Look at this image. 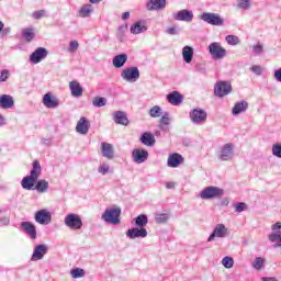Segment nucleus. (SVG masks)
I'll return each mask as SVG.
<instances>
[{
  "instance_id": "1",
  "label": "nucleus",
  "mask_w": 281,
  "mask_h": 281,
  "mask_svg": "<svg viewBox=\"0 0 281 281\" xmlns=\"http://www.w3.org/2000/svg\"><path fill=\"white\" fill-rule=\"evenodd\" d=\"M120 216H122L121 207H110L104 211L101 218L105 223H110V225H120Z\"/></svg>"
},
{
  "instance_id": "2",
  "label": "nucleus",
  "mask_w": 281,
  "mask_h": 281,
  "mask_svg": "<svg viewBox=\"0 0 281 281\" xmlns=\"http://www.w3.org/2000/svg\"><path fill=\"white\" fill-rule=\"evenodd\" d=\"M209 54L212 56L213 60H222L227 56V49L221 46V43L213 42L209 45Z\"/></svg>"
},
{
  "instance_id": "3",
  "label": "nucleus",
  "mask_w": 281,
  "mask_h": 281,
  "mask_svg": "<svg viewBox=\"0 0 281 281\" xmlns=\"http://www.w3.org/2000/svg\"><path fill=\"white\" fill-rule=\"evenodd\" d=\"M234 143L224 144L217 155L220 161H232L234 159Z\"/></svg>"
},
{
  "instance_id": "4",
  "label": "nucleus",
  "mask_w": 281,
  "mask_h": 281,
  "mask_svg": "<svg viewBox=\"0 0 281 281\" xmlns=\"http://www.w3.org/2000/svg\"><path fill=\"white\" fill-rule=\"evenodd\" d=\"M232 93V82L231 81H217L214 86V95L217 98H225Z\"/></svg>"
},
{
  "instance_id": "5",
  "label": "nucleus",
  "mask_w": 281,
  "mask_h": 281,
  "mask_svg": "<svg viewBox=\"0 0 281 281\" xmlns=\"http://www.w3.org/2000/svg\"><path fill=\"white\" fill-rule=\"evenodd\" d=\"M224 191L218 187H206L200 192L201 199H221L223 196Z\"/></svg>"
},
{
  "instance_id": "6",
  "label": "nucleus",
  "mask_w": 281,
  "mask_h": 281,
  "mask_svg": "<svg viewBox=\"0 0 281 281\" xmlns=\"http://www.w3.org/2000/svg\"><path fill=\"white\" fill-rule=\"evenodd\" d=\"M201 21L204 23H209V25H217L221 26L225 23V20L217 13L204 12L200 15Z\"/></svg>"
},
{
  "instance_id": "7",
  "label": "nucleus",
  "mask_w": 281,
  "mask_h": 281,
  "mask_svg": "<svg viewBox=\"0 0 281 281\" xmlns=\"http://www.w3.org/2000/svg\"><path fill=\"white\" fill-rule=\"evenodd\" d=\"M64 223L66 227H69L70 229H82V218L76 213L68 214L65 217Z\"/></svg>"
},
{
  "instance_id": "8",
  "label": "nucleus",
  "mask_w": 281,
  "mask_h": 281,
  "mask_svg": "<svg viewBox=\"0 0 281 281\" xmlns=\"http://www.w3.org/2000/svg\"><path fill=\"white\" fill-rule=\"evenodd\" d=\"M121 77L126 82H137L139 80V68L128 67L122 70Z\"/></svg>"
},
{
  "instance_id": "9",
  "label": "nucleus",
  "mask_w": 281,
  "mask_h": 281,
  "mask_svg": "<svg viewBox=\"0 0 281 281\" xmlns=\"http://www.w3.org/2000/svg\"><path fill=\"white\" fill-rule=\"evenodd\" d=\"M189 117L193 124H203L207 121V112L203 109H193L189 113Z\"/></svg>"
},
{
  "instance_id": "10",
  "label": "nucleus",
  "mask_w": 281,
  "mask_h": 281,
  "mask_svg": "<svg viewBox=\"0 0 281 281\" xmlns=\"http://www.w3.org/2000/svg\"><path fill=\"white\" fill-rule=\"evenodd\" d=\"M47 54H49V52H47V48L38 47L31 54L30 60L31 63H33V65H38L41 60H45V58H47Z\"/></svg>"
},
{
  "instance_id": "11",
  "label": "nucleus",
  "mask_w": 281,
  "mask_h": 281,
  "mask_svg": "<svg viewBox=\"0 0 281 281\" xmlns=\"http://www.w3.org/2000/svg\"><path fill=\"white\" fill-rule=\"evenodd\" d=\"M227 236V227L224 224H217L212 234L207 238V243H212L215 238H226Z\"/></svg>"
},
{
  "instance_id": "12",
  "label": "nucleus",
  "mask_w": 281,
  "mask_h": 281,
  "mask_svg": "<svg viewBox=\"0 0 281 281\" xmlns=\"http://www.w3.org/2000/svg\"><path fill=\"white\" fill-rule=\"evenodd\" d=\"M175 21H183L184 23H192L194 13L191 10L183 9L173 14Z\"/></svg>"
},
{
  "instance_id": "13",
  "label": "nucleus",
  "mask_w": 281,
  "mask_h": 281,
  "mask_svg": "<svg viewBox=\"0 0 281 281\" xmlns=\"http://www.w3.org/2000/svg\"><path fill=\"white\" fill-rule=\"evenodd\" d=\"M134 164H144L148 160V150L144 148H136L132 151Z\"/></svg>"
},
{
  "instance_id": "14",
  "label": "nucleus",
  "mask_w": 281,
  "mask_h": 281,
  "mask_svg": "<svg viewBox=\"0 0 281 281\" xmlns=\"http://www.w3.org/2000/svg\"><path fill=\"white\" fill-rule=\"evenodd\" d=\"M35 221L40 225H49L52 223V214L47 210H40L35 213Z\"/></svg>"
},
{
  "instance_id": "15",
  "label": "nucleus",
  "mask_w": 281,
  "mask_h": 281,
  "mask_svg": "<svg viewBox=\"0 0 281 281\" xmlns=\"http://www.w3.org/2000/svg\"><path fill=\"white\" fill-rule=\"evenodd\" d=\"M126 236L131 240H135V238H146L148 231H146V228L133 227L127 229Z\"/></svg>"
},
{
  "instance_id": "16",
  "label": "nucleus",
  "mask_w": 281,
  "mask_h": 281,
  "mask_svg": "<svg viewBox=\"0 0 281 281\" xmlns=\"http://www.w3.org/2000/svg\"><path fill=\"white\" fill-rule=\"evenodd\" d=\"M89 128H91V122H89L87 117L81 116L76 125L77 133H79V135H87Z\"/></svg>"
},
{
  "instance_id": "17",
  "label": "nucleus",
  "mask_w": 281,
  "mask_h": 281,
  "mask_svg": "<svg viewBox=\"0 0 281 281\" xmlns=\"http://www.w3.org/2000/svg\"><path fill=\"white\" fill-rule=\"evenodd\" d=\"M43 104L46 109H58L60 101L58 98L52 95V93H46L43 97Z\"/></svg>"
},
{
  "instance_id": "18",
  "label": "nucleus",
  "mask_w": 281,
  "mask_h": 281,
  "mask_svg": "<svg viewBox=\"0 0 281 281\" xmlns=\"http://www.w3.org/2000/svg\"><path fill=\"white\" fill-rule=\"evenodd\" d=\"M47 251H48L47 245L45 244L35 245V248L32 255V260H43Z\"/></svg>"
},
{
  "instance_id": "19",
  "label": "nucleus",
  "mask_w": 281,
  "mask_h": 281,
  "mask_svg": "<svg viewBox=\"0 0 281 281\" xmlns=\"http://www.w3.org/2000/svg\"><path fill=\"white\" fill-rule=\"evenodd\" d=\"M21 227L30 236L31 240H36V225L32 222H22Z\"/></svg>"
},
{
  "instance_id": "20",
  "label": "nucleus",
  "mask_w": 281,
  "mask_h": 281,
  "mask_svg": "<svg viewBox=\"0 0 281 281\" xmlns=\"http://www.w3.org/2000/svg\"><path fill=\"white\" fill-rule=\"evenodd\" d=\"M181 164H183V156H181L180 154L169 155L168 160H167V166L169 168H179V166H181Z\"/></svg>"
},
{
  "instance_id": "21",
  "label": "nucleus",
  "mask_w": 281,
  "mask_h": 281,
  "mask_svg": "<svg viewBox=\"0 0 281 281\" xmlns=\"http://www.w3.org/2000/svg\"><path fill=\"white\" fill-rule=\"evenodd\" d=\"M147 10L153 12L155 10H164L166 9V0H149L146 4Z\"/></svg>"
},
{
  "instance_id": "22",
  "label": "nucleus",
  "mask_w": 281,
  "mask_h": 281,
  "mask_svg": "<svg viewBox=\"0 0 281 281\" xmlns=\"http://www.w3.org/2000/svg\"><path fill=\"white\" fill-rule=\"evenodd\" d=\"M167 100L169 104H172L173 106H179V104L183 102V94H181L179 91H173L167 94Z\"/></svg>"
},
{
  "instance_id": "23",
  "label": "nucleus",
  "mask_w": 281,
  "mask_h": 281,
  "mask_svg": "<svg viewBox=\"0 0 281 281\" xmlns=\"http://www.w3.org/2000/svg\"><path fill=\"white\" fill-rule=\"evenodd\" d=\"M69 89L72 98H82V86L78 81H70Z\"/></svg>"
},
{
  "instance_id": "24",
  "label": "nucleus",
  "mask_w": 281,
  "mask_h": 281,
  "mask_svg": "<svg viewBox=\"0 0 281 281\" xmlns=\"http://www.w3.org/2000/svg\"><path fill=\"white\" fill-rule=\"evenodd\" d=\"M170 122H172V119H170V113L165 112L158 122L160 131H164L165 133L170 131Z\"/></svg>"
},
{
  "instance_id": "25",
  "label": "nucleus",
  "mask_w": 281,
  "mask_h": 281,
  "mask_svg": "<svg viewBox=\"0 0 281 281\" xmlns=\"http://www.w3.org/2000/svg\"><path fill=\"white\" fill-rule=\"evenodd\" d=\"M249 109V103L245 100L236 102L233 110L232 114L233 115H240V113H245Z\"/></svg>"
},
{
  "instance_id": "26",
  "label": "nucleus",
  "mask_w": 281,
  "mask_h": 281,
  "mask_svg": "<svg viewBox=\"0 0 281 281\" xmlns=\"http://www.w3.org/2000/svg\"><path fill=\"white\" fill-rule=\"evenodd\" d=\"M14 106V99L10 94L0 95V109H12Z\"/></svg>"
},
{
  "instance_id": "27",
  "label": "nucleus",
  "mask_w": 281,
  "mask_h": 281,
  "mask_svg": "<svg viewBox=\"0 0 281 281\" xmlns=\"http://www.w3.org/2000/svg\"><path fill=\"white\" fill-rule=\"evenodd\" d=\"M126 60H128V55L126 54H120L116 55L113 60H112V65L113 67H115L116 69H122V67H124V65H126Z\"/></svg>"
},
{
  "instance_id": "28",
  "label": "nucleus",
  "mask_w": 281,
  "mask_h": 281,
  "mask_svg": "<svg viewBox=\"0 0 281 281\" xmlns=\"http://www.w3.org/2000/svg\"><path fill=\"white\" fill-rule=\"evenodd\" d=\"M36 181L37 180H35L34 178L25 176L21 181V186L23 190H34L36 188Z\"/></svg>"
},
{
  "instance_id": "29",
  "label": "nucleus",
  "mask_w": 281,
  "mask_h": 281,
  "mask_svg": "<svg viewBox=\"0 0 281 281\" xmlns=\"http://www.w3.org/2000/svg\"><path fill=\"white\" fill-rule=\"evenodd\" d=\"M139 142L144 144V146L153 147L155 146V136L150 132H145L142 134Z\"/></svg>"
},
{
  "instance_id": "30",
  "label": "nucleus",
  "mask_w": 281,
  "mask_h": 281,
  "mask_svg": "<svg viewBox=\"0 0 281 281\" xmlns=\"http://www.w3.org/2000/svg\"><path fill=\"white\" fill-rule=\"evenodd\" d=\"M182 57L184 63H187V65H190V63H192V59L194 58V48H192V46H184L182 48Z\"/></svg>"
},
{
  "instance_id": "31",
  "label": "nucleus",
  "mask_w": 281,
  "mask_h": 281,
  "mask_svg": "<svg viewBox=\"0 0 281 281\" xmlns=\"http://www.w3.org/2000/svg\"><path fill=\"white\" fill-rule=\"evenodd\" d=\"M114 122L116 124H121L122 126H128V117L126 116V112L116 111L114 113Z\"/></svg>"
},
{
  "instance_id": "32",
  "label": "nucleus",
  "mask_w": 281,
  "mask_h": 281,
  "mask_svg": "<svg viewBox=\"0 0 281 281\" xmlns=\"http://www.w3.org/2000/svg\"><path fill=\"white\" fill-rule=\"evenodd\" d=\"M101 153H102L103 157H105L106 159H113V157H114L113 145H111L109 143H102L101 144Z\"/></svg>"
},
{
  "instance_id": "33",
  "label": "nucleus",
  "mask_w": 281,
  "mask_h": 281,
  "mask_svg": "<svg viewBox=\"0 0 281 281\" xmlns=\"http://www.w3.org/2000/svg\"><path fill=\"white\" fill-rule=\"evenodd\" d=\"M147 30L148 27L144 25V22L137 21L131 26L130 32L131 34H144Z\"/></svg>"
},
{
  "instance_id": "34",
  "label": "nucleus",
  "mask_w": 281,
  "mask_h": 281,
  "mask_svg": "<svg viewBox=\"0 0 281 281\" xmlns=\"http://www.w3.org/2000/svg\"><path fill=\"white\" fill-rule=\"evenodd\" d=\"M41 172H42L41 162L38 160H34L33 167L29 177H31L32 179H35V181H38V177H41Z\"/></svg>"
},
{
  "instance_id": "35",
  "label": "nucleus",
  "mask_w": 281,
  "mask_h": 281,
  "mask_svg": "<svg viewBox=\"0 0 281 281\" xmlns=\"http://www.w3.org/2000/svg\"><path fill=\"white\" fill-rule=\"evenodd\" d=\"M40 194H45V192H47V190H49V182H47V180L42 179V180H37L35 182V189Z\"/></svg>"
},
{
  "instance_id": "36",
  "label": "nucleus",
  "mask_w": 281,
  "mask_h": 281,
  "mask_svg": "<svg viewBox=\"0 0 281 281\" xmlns=\"http://www.w3.org/2000/svg\"><path fill=\"white\" fill-rule=\"evenodd\" d=\"M134 223L138 228H145L148 225V215L140 214L134 218Z\"/></svg>"
},
{
  "instance_id": "37",
  "label": "nucleus",
  "mask_w": 281,
  "mask_h": 281,
  "mask_svg": "<svg viewBox=\"0 0 281 281\" xmlns=\"http://www.w3.org/2000/svg\"><path fill=\"white\" fill-rule=\"evenodd\" d=\"M34 36H36V34H34L33 27L22 30V37L26 43H31V41H34Z\"/></svg>"
},
{
  "instance_id": "38",
  "label": "nucleus",
  "mask_w": 281,
  "mask_h": 281,
  "mask_svg": "<svg viewBox=\"0 0 281 281\" xmlns=\"http://www.w3.org/2000/svg\"><path fill=\"white\" fill-rule=\"evenodd\" d=\"M93 12V5L92 4H85L79 10V16L82 19H87V16H91V13Z\"/></svg>"
},
{
  "instance_id": "39",
  "label": "nucleus",
  "mask_w": 281,
  "mask_h": 281,
  "mask_svg": "<svg viewBox=\"0 0 281 281\" xmlns=\"http://www.w3.org/2000/svg\"><path fill=\"white\" fill-rule=\"evenodd\" d=\"M170 215L168 213H156L155 223L158 225H164V223H168Z\"/></svg>"
},
{
  "instance_id": "40",
  "label": "nucleus",
  "mask_w": 281,
  "mask_h": 281,
  "mask_svg": "<svg viewBox=\"0 0 281 281\" xmlns=\"http://www.w3.org/2000/svg\"><path fill=\"white\" fill-rule=\"evenodd\" d=\"M272 233L268 235V239L271 240V237L274 236H281V222H277L271 225Z\"/></svg>"
},
{
  "instance_id": "41",
  "label": "nucleus",
  "mask_w": 281,
  "mask_h": 281,
  "mask_svg": "<svg viewBox=\"0 0 281 281\" xmlns=\"http://www.w3.org/2000/svg\"><path fill=\"white\" fill-rule=\"evenodd\" d=\"M92 105L97 109H101V106H106V98L104 97H94L92 100Z\"/></svg>"
},
{
  "instance_id": "42",
  "label": "nucleus",
  "mask_w": 281,
  "mask_h": 281,
  "mask_svg": "<svg viewBox=\"0 0 281 281\" xmlns=\"http://www.w3.org/2000/svg\"><path fill=\"white\" fill-rule=\"evenodd\" d=\"M265 258L257 257L252 262V268L256 269L257 271H261L265 268Z\"/></svg>"
},
{
  "instance_id": "43",
  "label": "nucleus",
  "mask_w": 281,
  "mask_h": 281,
  "mask_svg": "<svg viewBox=\"0 0 281 281\" xmlns=\"http://www.w3.org/2000/svg\"><path fill=\"white\" fill-rule=\"evenodd\" d=\"M70 276L75 280H78V278H85L86 272L82 268H75V269L70 270Z\"/></svg>"
},
{
  "instance_id": "44",
  "label": "nucleus",
  "mask_w": 281,
  "mask_h": 281,
  "mask_svg": "<svg viewBox=\"0 0 281 281\" xmlns=\"http://www.w3.org/2000/svg\"><path fill=\"white\" fill-rule=\"evenodd\" d=\"M222 265L225 269H232L234 267V258L226 256L222 259Z\"/></svg>"
},
{
  "instance_id": "45",
  "label": "nucleus",
  "mask_w": 281,
  "mask_h": 281,
  "mask_svg": "<svg viewBox=\"0 0 281 281\" xmlns=\"http://www.w3.org/2000/svg\"><path fill=\"white\" fill-rule=\"evenodd\" d=\"M150 117H161V108L159 105H155L149 110Z\"/></svg>"
},
{
  "instance_id": "46",
  "label": "nucleus",
  "mask_w": 281,
  "mask_h": 281,
  "mask_svg": "<svg viewBox=\"0 0 281 281\" xmlns=\"http://www.w3.org/2000/svg\"><path fill=\"white\" fill-rule=\"evenodd\" d=\"M272 155L281 159V143H276L272 145Z\"/></svg>"
},
{
  "instance_id": "47",
  "label": "nucleus",
  "mask_w": 281,
  "mask_h": 281,
  "mask_svg": "<svg viewBox=\"0 0 281 281\" xmlns=\"http://www.w3.org/2000/svg\"><path fill=\"white\" fill-rule=\"evenodd\" d=\"M226 42L228 45H238L240 43V38L236 35H227Z\"/></svg>"
},
{
  "instance_id": "48",
  "label": "nucleus",
  "mask_w": 281,
  "mask_h": 281,
  "mask_svg": "<svg viewBox=\"0 0 281 281\" xmlns=\"http://www.w3.org/2000/svg\"><path fill=\"white\" fill-rule=\"evenodd\" d=\"M270 243H277V244L273 245L274 249L280 248L281 247V235H272L270 237Z\"/></svg>"
},
{
  "instance_id": "49",
  "label": "nucleus",
  "mask_w": 281,
  "mask_h": 281,
  "mask_svg": "<svg viewBox=\"0 0 281 281\" xmlns=\"http://www.w3.org/2000/svg\"><path fill=\"white\" fill-rule=\"evenodd\" d=\"M78 47H80V44L78 43V41H71L69 43L68 52L70 54H76V52H78Z\"/></svg>"
},
{
  "instance_id": "50",
  "label": "nucleus",
  "mask_w": 281,
  "mask_h": 281,
  "mask_svg": "<svg viewBox=\"0 0 281 281\" xmlns=\"http://www.w3.org/2000/svg\"><path fill=\"white\" fill-rule=\"evenodd\" d=\"M233 206L235 207V212H245L247 210V203L245 202H238L233 204Z\"/></svg>"
},
{
  "instance_id": "51",
  "label": "nucleus",
  "mask_w": 281,
  "mask_h": 281,
  "mask_svg": "<svg viewBox=\"0 0 281 281\" xmlns=\"http://www.w3.org/2000/svg\"><path fill=\"white\" fill-rule=\"evenodd\" d=\"M9 78H10V70L3 69L0 71V82H8Z\"/></svg>"
},
{
  "instance_id": "52",
  "label": "nucleus",
  "mask_w": 281,
  "mask_h": 281,
  "mask_svg": "<svg viewBox=\"0 0 281 281\" xmlns=\"http://www.w3.org/2000/svg\"><path fill=\"white\" fill-rule=\"evenodd\" d=\"M238 8L241 10H249L251 8V1L250 0H239Z\"/></svg>"
},
{
  "instance_id": "53",
  "label": "nucleus",
  "mask_w": 281,
  "mask_h": 281,
  "mask_svg": "<svg viewBox=\"0 0 281 281\" xmlns=\"http://www.w3.org/2000/svg\"><path fill=\"white\" fill-rule=\"evenodd\" d=\"M110 170L111 167L106 164H103L99 166L98 172H100V175H109Z\"/></svg>"
},
{
  "instance_id": "54",
  "label": "nucleus",
  "mask_w": 281,
  "mask_h": 281,
  "mask_svg": "<svg viewBox=\"0 0 281 281\" xmlns=\"http://www.w3.org/2000/svg\"><path fill=\"white\" fill-rule=\"evenodd\" d=\"M32 16L33 19L38 21L40 19H43V16H45V10L34 11Z\"/></svg>"
},
{
  "instance_id": "55",
  "label": "nucleus",
  "mask_w": 281,
  "mask_h": 281,
  "mask_svg": "<svg viewBox=\"0 0 281 281\" xmlns=\"http://www.w3.org/2000/svg\"><path fill=\"white\" fill-rule=\"evenodd\" d=\"M250 70L252 71V74H256V76H262V67L258 65L251 66Z\"/></svg>"
},
{
  "instance_id": "56",
  "label": "nucleus",
  "mask_w": 281,
  "mask_h": 281,
  "mask_svg": "<svg viewBox=\"0 0 281 281\" xmlns=\"http://www.w3.org/2000/svg\"><path fill=\"white\" fill-rule=\"evenodd\" d=\"M126 30H128L127 25H122L119 27L117 38H120V41H122L124 37V32H126Z\"/></svg>"
},
{
  "instance_id": "57",
  "label": "nucleus",
  "mask_w": 281,
  "mask_h": 281,
  "mask_svg": "<svg viewBox=\"0 0 281 281\" xmlns=\"http://www.w3.org/2000/svg\"><path fill=\"white\" fill-rule=\"evenodd\" d=\"M252 52H254V54H256V55L262 54V52H263L262 45H260V44L255 45V46L252 47Z\"/></svg>"
},
{
  "instance_id": "58",
  "label": "nucleus",
  "mask_w": 281,
  "mask_h": 281,
  "mask_svg": "<svg viewBox=\"0 0 281 281\" xmlns=\"http://www.w3.org/2000/svg\"><path fill=\"white\" fill-rule=\"evenodd\" d=\"M274 78L277 82H281V68L274 70Z\"/></svg>"
},
{
  "instance_id": "59",
  "label": "nucleus",
  "mask_w": 281,
  "mask_h": 281,
  "mask_svg": "<svg viewBox=\"0 0 281 281\" xmlns=\"http://www.w3.org/2000/svg\"><path fill=\"white\" fill-rule=\"evenodd\" d=\"M167 34H170V36L177 35V29L175 26L167 29Z\"/></svg>"
},
{
  "instance_id": "60",
  "label": "nucleus",
  "mask_w": 281,
  "mask_h": 281,
  "mask_svg": "<svg viewBox=\"0 0 281 281\" xmlns=\"http://www.w3.org/2000/svg\"><path fill=\"white\" fill-rule=\"evenodd\" d=\"M0 223H1V225H10V218L9 217H1Z\"/></svg>"
},
{
  "instance_id": "61",
  "label": "nucleus",
  "mask_w": 281,
  "mask_h": 281,
  "mask_svg": "<svg viewBox=\"0 0 281 281\" xmlns=\"http://www.w3.org/2000/svg\"><path fill=\"white\" fill-rule=\"evenodd\" d=\"M42 144L44 146H50L52 145V139L50 138H43L42 139Z\"/></svg>"
},
{
  "instance_id": "62",
  "label": "nucleus",
  "mask_w": 281,
  "mask_h": 281,
  "mask_svg": "<svg viewBox=\"0 0 281 281\" xmlns=\"http://www.w3.org/2000/svg\"><path fill=\"white\" fill-rule=\"evenodd\" d=\"M127 19H131V12L126 11L122 14V20L126 21Z\"/></svg>"
},
{
  "instance_id": "63",
  "label": "nucleus",
  "mask_w": 281,
  "mask_h": 281,
  "mask_svg": "<svg viewBox=\"0 0 281 281\" xmlns=\"http://www.w3.org/2000/svg\"><path fill=\"white\" fill-rule=\"evenodd\" d=\"M261 281H278L276 278H271V277H262Z\"/></svg>"
},
{
  "instance_id": "64",
  "label": "nucleus",
  "mask_w": 281,
  "mask_h": 281,
  "mask_svg": "<svg viewBox=\"0 0 281 281\" xmlns=\"http://www.w3.org/2000/svg\"><path fill=\"white\" fill-rule=\"evenodd\" d=\"M166 188L167 190H172V188H175V182H167Z\"/></svg>"
}]
</instances>
